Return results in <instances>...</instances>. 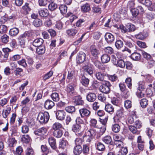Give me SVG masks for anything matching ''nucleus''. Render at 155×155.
Instances as JSON below:
<instances>
[{
	"label": "nucleus",
	"instance_id": "nucleus-1",
	"mask_svg": "<svg viewBox=\"0 0 155 155\" xmlns=\"http://www.w3.org/2000/svg\"><path fill=\"white\" fill-rule=\"evenodd\" d=\"M49 118L48 113L47 112H40L38 114L37 120L41 124L47 122Z\"/></svg>",
	"mask_w": 155,
	"mask_h": 155
},
{
	"label": "nucleus",
	"instance_id": "nucleus-2",
	"mask_svg": "<svg viewBox=\"0 0 155 155\" xmlns=\"http://www.w3.org/2000/svg\"><path fill=\"white\" fill-rule=\"evenodd\" d=\"M110 84L108 81H104L103 82L102 84L100 87V91L105 94H107L110 91Z\"/></svg>",
	"mask_w": 155,
	"mask_h": 155
},
{
	"label": "nucleus",
	"instance_id": "nucleus-3",
	"mask_svg": "<svg viewBox=\"0 0 155 155\" xmlns=\"http://www.w3.org/2000/svg\"><path fill=\"white\" fill-rule=\"evenodd\" d=\"M85 127L81 126L80 125L75 124H74L72 127V130L75 133H78L79 136H81L82 135L83 133L82 132L84 129Z\"/></svg>",
	"mask_w": 155,
	"mask_h": 155
},
{
	"label": "nucleus",
	"instance_id": "nucleus-4",
	"mask_svg": "<svg viewBox=\"0 0 155 155\" xmlns=\"http://www.w3.org/2000/svg\"><path fill=\"white\" fill-rule=\"evenodd\" d=\"M82 70L84 73L88 74L91 75L93 73V69L91 64H88L87 65L83 66L82 68Z\"/></svg>",
	"mask_w": 155,
	"mask_h": 155
},
{
	"label": "nucleus",
	"instance_id": "nucleus-5",
	"mask_svg": "<svg viewBox=\"0 0 155 155\" xmlns=\"http://www.w3.org/2000/svg\"><path fill=\"white\" fill-rule=\"evenodd\" d=\"M79 112L81 117H88L91 114V112L85 108L80 109Z\"/></svg>",
	"mask_w": 155,
	"mask_h": 155
},
{
	"label": "nucleus",
	"instance_id": "nucleus-6",
	"mask_svg": "<svg viewBox=\"0 0 155 155\" xmlns=\"http://www.w3.org/2000/svg\"><path fill=\"white\" fill-rule=\"evenodd\" d=\"M65 115L66 113L63 110H58L56 113V117L59 120H64Z\"/></svg>",
	"mask_w": 155,
	"mask_h": 155
},
{
	"label": "nucleus",
	"instance_id": "nucleus-7",
	"mask_svg": "<svg viewBox=\"0 0 155 155\" xmlns=\"http://www.w3.org/2000/svg\"><path fill=\"white\" fill-rule=\"evenodd\" d=\"M91 53L94 58L96 59L98 58L99 51L96 49L95 46L92 45L91 47Z\"/></svg>",
	"mask_w": 155,
	"mask_h": 155
},
{
	"label": "nucleus",
	"instance_id": "nucleus-8",
	"mask_svg": "<svg viewBox=\"0 0 155 155\" xmlns=\"http://www.w3.org/2000/svg\"><path fill=\"white\" fill-rule=\"evenodd\" d=\"M54 105V103L52 101L50 100H47L45 102L44 107L47 109H51Z\"/></svg>",
	"mask_w": 155,
	"mask_h": 155
},
{
	"label": "nucleus",
	"instance_id": "nucleus-9",
	"mask_svg": "<svg viewBox=\"0 0 155 155\" xmlns=\"http://www.w3.org/2000/svg\"><path fill=\"white\" fill-rule=\"evenodd\" d=\"M78 29L76 28L69 29L66 31V33L70 37H73L78 32Z\"/></svg>",
	"mask_w": 155,
	"mask_h": 155
},
{
	"label": "nucleus",
	"instance_id": "nucleus-10",
	"mask_svg": "<svg viewBox=\"0 0 155 155\" xmlns=\"http://www.w3.org/2000/svg\"><path fill=\"white\" fill-rule=\"evenodd\" d=\"M47 131V129L43 127L34 131V133L36 135H42L45 134Z\"/></svg>",
	"mask_w": 155,
	"mask_h": 155
},
{
	"label": "nucleus",
	"instance_id": "nucleus-11",
	"mask_svg": "<svg viewBox=\"0 0 155 155\" xmlns=\"http://www.w3.org/2000/svg\"><path fill=\"white\" fill-rule=\"evenodd\" d=\"M106 40L108 43H111L114 40V36L110 33H106L105 35Z\"/></svg>",
	"mask_w": 155,
	"mask_h": 155
},
{
	"label": "nucleus",
	"instance_id": "nucleus-12",
	"mask_svg": "<svg viewBox=\"0 0 155 155\" xmlns=\"http://www.w3.org/2000/svg\"><path fill=\"white\" fill-rule=\"evenodd\" d=\"M44 42L43 40L41 38H37L35 39L32 42V45L35 47L41 46Z\"/></svg>",
	"mask_w": 155,
	"mask_h": 155
},
{
	"label": "nucleus",
	"instance_id": "nucleus-13",
	"mask_svg": "<svg viewBox=\"0 0 155 155\" xmlns=\"http://www.w3.org/2000/svg\"><path fill=\"white\" fill-rule=\"evenodd\" d=\"M132 40L129 39V40H126L124 42H125V45L130 48H131L132 50H136L137 49L136 46L134 44L132 43Z\"/></svg>",
	"mask_w": 155,
	"mask_h": 155
},
{
	"label": "nucleus",
	"instance_id": "nucleus-14",
	"mask_svg": "<svg viewBox=\"0 0 155 155\" xmlns=\"http://www.w3.org/2000/svg\"><path fill=\"white\" fill-rule=\"evenodd\" d=\"M87 100L90 102H93L96 99V96L94 93H89L87 95Z\"/></svg>",
	"mask_w": 155,
	"mask_h": 155
},
{
	"label": "nucleus",
	"instance_id": "nucleus-15",
	"mask_svg": "<svg viewBox=\"0 0 155 155\" xmlns=\"http://www.w3.org/2000/svg\"><path fill=\"white\" fill-rule=\"evenodd\" d=\"M81 11L84 13L89 12L91 10L89 4L87 3L82 5L81 7Z\"/></svg>",
	"mask_w": 155,
	"mask_h": 155
},
{
	"label": "nucleus",
	"instance_id": "nucleus-16",
	"mask_svg": "<svg viewBox=\"0 0 155 155\" xmlns=\"http://www.w3.org/2000/svg\"><path fill=\"white\" fill-rule=\"evenodd\" d=\"M86 55L84 52H81L79 53L77 57V60L80 63H83L85 60Z\"/></svg>",
	"mask_w": 155,
	"mask_h": 155
},
{
	"label": "nucleus",
	"instance_id": "nucleus-17",
	"mask_svg": "<svg viewBox=\"0 0 155 155\" xmlns=\"http://www.w3.org/2000/svg\"><path fill=\"white\" fill-rule=\"evenodd\" d=\"M38 13L40 16L43 17H47L49 15L48 10L45 8L40 9L38 11Z\"/></svg>",
	"mask_w": 155,
	"mask_h": 155
},
{
	"label": "nucleus",
	"instance_id": "nucleus-18",
	"mask_svg": "<svg viewBox=\"0 0 155 155\" xmlns=\"http://www.w3.org/2000/svg\"><path fill=\"white\" fill-rule=\"evenodd\" d=\"M141 54L137 52H134L131 55V58L134 61H139L141 59Z\"/></svg>",
	"mask_w": 155,
	"mask_h": 155
},
{
	"label": "nucleus",
	"instance_id": "nucleus-19",
	"mask_svg": "<svg viewBox=\"0 0 155 155\" xmlns=\"http://www.w3.org/2000/svg\"><path fill=\"white\" fill-rule=\"evenodd\" d=\"M75 85L73 84H71L68 85L67 87V91L70 94H73L74 92Z\"/></svg>",
	"mask_w": 155,
	"mask_h": 155
},
{
	"label": "nucleus",
	"instance_id": "nucleus-20",
	"mask_svg": "<svg viewBox=\"0 0 155 155\" xmlns=\"http://www.w3.org/2000/svg\"><path fill=\"white\" fill-rule=\"evenodd\" d=\"M82 148L81 146H75L73 149V153L75 155H80L82 152Z\"/></svg>",
	"mask_w": 155,
	"mask_h": 155
},
{
	"label": "nucleus",
	"instance_id": "nucleus-21",
	"mask_svg": "<svg viewBox=\"0 0 155 155\" xmlns=\"http://www.w3.org/2000/svg\"><path fill=\"white\" fill-rule=\"evenodd\" d=\"M19 32V29L16 28L11 29L9 31V34L12 36H16Z\"/></svg>",
	"mask_w": 155,
	"mask_h": 155
},
{
	"label": "nucleus",
	"instance_id": "nucleus-22",
	"mask_svg": "<svg viewBox=\"0 0 155 155\" xmlns=\"http://www.w3.org/2000/svg\"><path fill=\"white\" fill-rule=\"evenodd\" d=\"M11 110V108L8 106L7 107L6 109L4 110L2 113V115L4 118H6L10 113Z\"/></svg>",
	"mask_w": 155,
	"mask_h": 155
},
{
	"label": "nucleus",
	"instance_id": "nucleus-23",
	"mask_svg": "<svg viewBox=\"0 0 155 155\" xmlns=\"http://www.w3.org/2000/svg\"><path fill=\"white\" fill-rule=\"evenodd\" d=\"M74 100V103L76 105H82L84 104L83 101L80 96L76 97Z\"/></svg>",
	"mask_w": 155,
	"mask_h": 155
},
{
	"label": "nucleus",
	"instance_id": "nucleus-24",
	"mask_svg": "<svg viewBox=\"0 0 155 155\" xmlns=\"http://www.w3.org/2000/svg\"><path fill=\"white\" fill-rule=\"evenodd\" d=\"M101 60L103 63H106L109 62L110 60V57L107 54H104L101 56Z\"/></svg>",
	"mask_w": 155,
	"mask_h": 155
},
{
	"label": "nucleus",
	"instance_id": "nucleus-25",
	"mask_svg": "<svg viewBox=\"0 0 155 155\" xmlns=\"http://www.w3.org/2000/svg\"><path fill=\"white\" fill-rule=\"evenodd\" d=\"M106 130V127L105 125H103L100 128L99 132H97V135L96 138L97 139L99 138L104 133Z\"/></svg>",
	"mask_w": 155,
	"mask_h": 155
},
{
	"label": "nucleus",
	"instance_id": "nucleus-26",
	"mask_svg": "<svg viewBox=\"0 0 155 155\" xmlns=\"http://www.w3.org/2000/svg\"><path fill=\"white\" fill-rule=\"evenodd\" d=\"M33 24L36 27H39L42 25V21L40 19L36 18L33 21Z\"/></svg>",
	"mask_w": 155,
	"mask_h": 155
},
{
	"label": "nucleus",
	"instance_id": "nucleus-27",
	"mask_svg": "<svg viewBox=\"0 0 155 155\" xmlns=\"http://www.w3.org/2000/svg\"><path fill=\"white\" fill-rule=\"evenodd\" d=\"M87 135H90L92 137V136L95 137L97 136V132L95 129H91L88 130L86 132Z\"/></svg>",
	"mask_w": 155,
	"mask_h": 155
},
{
	"label": "nucleus",
	"instance_id": "nucleus-28",
	"mask_svg": "<svg viewBox=\"0 0 155 155\" xmlns=\"http://www.w3.org/2000/svg\"><path fill=\"white\" fill-rule=\"evenodd\" d=\"M114 108L112 105L108 104L106 105L105 107V110L107 112H113L114 111Z\"/></svg>",
	"mask_w": 155,
	"mask_h": 155
},
{
	"label": "nucleus",
	"instance_id": "nucleus-29",
	"mask_svg": "<svg viewBox=\"0 0 155 155\" xmlns=\"http://www.w3.org/2000/svg\"><path fill=\"white\" fill-rule=\"evenodd\" d=\"M63 134V132L60 130H54L53 132L54 136L57 138L61 137Z\"/></svg>",
	"mask_w": 155,
	"mask_h": 155
},
{
	"label": "nucleus",
	"instance_id": "nucleus-30",
	"mask_svg": "<svg viewBox=\"0 0 155 155\" xmlns=\"http://www.w3.org/2000/svg\"><path fill=\"white\" fill-rule=\"evenodd\" d=\"M116 115L117 117L119 119H125L124 114V111L122 110H118L116 113Z\"/></svg>",
	"mask_w": 155,
	"mask_h": 155
},
{
	"label": "nucleus",
	"instance_id": "nucleus-31",
	"mask_svg": "<svg viewBox=\"0 0 155 155\" xmlns=\"http://www.w3.org/2000/svg\"><path fill=\"white\" fill-rule=\"evenodd\" d=\"M49 143L51 147L54 149L56 148V142L54 138L52 137H51L48 139Z\"/></svg>",
	"mask_w": 155,
	"mask_h": 155
},
{
	"label": "nucleus",
	"instance_id": "nucleus-32",
	"mask_svg": "<svg viewBox=\"0 0 155 155\" xmlns=\"http://www.w3.org/2000/svg\"><path fill=\"white\" fill-rule=\"evenodd\" d=\"M68 145V141L66 140L63 139L60 142L59 146L62 149H66Z\"/></svg>",
	"mask_w": 155,
	"mask_h": 155
},
{
	"label": "nucleus",
	"instance_id": "nucleus-33",
	"mask_svg": "<svg viewBox=\"0 0 155 155\" xmlns=\"http://www.w3.org/2000/svg\"><path fill=\"white\" fill-rule=\"evenodd\" d=\"M102 140L107 144H111L112 139L110 136H107L104 137L103 138Z\"/></svg>",
	"mask_w": 155,
	"mask_h": 155
},
{
	"label": "nucleus",
	"instance_id": "nucleus-34",
	"mask_svg": "<svg viewBox=\"0 0 155 155\" xmlns=\"http://www.w3.org/2000/svg\"><path fill=\"white\" fill-rule=\"evenodd\" d=\"M83 138L84 140L88 143H90L92 139V137L90 135H87L86 132H85V134L83 136Z\"/></svg>",
	"mask_w": 155,
	"mask_h": 155
},
{
	"label": "nucleus",
	"instance_id": "nucleus-35",
	"mask_svg": "<svg viewBox=\"0 0 155 155\" xmlns=\"http://www.w3.org/2000/svg\"><path fill=\"white\" fill-rule=\"evenodd\" d=\"M89 80L87 78H86L84 76H82L81 82L83 85L87 86L89 84Z\"/></svg>",
	"mask_w": 155,
	"mask_h": 155
},
{
	"label": "nucleus",
	"instance_id": "nucleus-36",
	"mask_svg": "<svg viewBox=\"0 0 155 155\" xmlns=\"http://www.w3.org/2000/svg\"><path fill=\"white\" fill-rule=\"evenodd\" d=\"M140 104L142 108H145L148 104V101L146 99H142L140 101Z\"/></svg>",
	"mask_w": 155,
	"mask_h": 155
},
{
	"label": "nucleus",
	"instance_id": "nucleus-37",
	"mask_svg": "<svg viewBox=\"0 0 155 155\" xmlns=\"http://www.w3.org/2000/svg\"><path fill=\"white\" fill-rule=\"evenodd\" d=\"M120 127L118 124H115L112 125V130L115 133H117L119 132L120 131Z\"/></svg>",
	"mask_w": 155,
	"mask_h": 155
},
{
	"label": "nucleus",
	"instance_id": "nucleus-38",
	"mask_svg": "<svg viewBox=\"0 0 155 155\" xmlns=\"http://www.w3.org/2000/svg\"><path fill=\"white\" fill-rule=\"evenodd\" d=\"M137 2L147 7L151 5V2L150 0H137Z\"/></svg>",
	"mask_w": 155,
	"mask_h": 155
},
{
	"label": "nucleus",
	"instance_id": "nucleus-39",
	"mask_svg": "<svg viewBox=\"0 0 155 155\" xmlns=\"http://www.w3.org/2000/svg\"><path fill=\"white\" fill-rule=\"evenodd\" d=\"M45 47L44 46H39L36 49V52L39 54H44L45 52Z\"/></svg>",
	"mask_w": 155,
	"mask_h": 155
},
{
	"label": "nucleus",
	"instance_id": "nucleus-40",
	"mask_svg": "<svg viewBox=\"0 0 155 155\" xmlns=\"http://www.w3.org/2000/svg\"><path fill=\"white\" fill-rule=\"evenodd\" d=\"M146 35L144 32H140L138 34L135 35V37L137 39L140 40L143 39L146 37Z\"/></svg>",
	"mask_w": 155,
	"mask_h": 155
},
{
	"label": "nucleus",
	"instance_id": "nucleus-41",
	"mask_svg": "<svg viewBox=\"0 0 155 155\" xmlns=\"http://www.w3.org/2000/svg\"><path fill=\"white\" fill-rule=\"evenodd\" d=\"M51 97L52 99L54 101H58L60 99L59 94L56 92H54L52 94Z\"/></svg>",
	"mask_w": 155,
	"mask_h": 155
},
{
	"label": "nucleus",
	"instance_id": "nucleus-42",
	"mask_svg": "<svg viewBox=\"0 0 155 155\" xmlns=\"http://www.w3.org/2000/svg\"><path fill=\"white\" fill-rule=\"evenodd\" d=\"M59 9L61 13L63 14H65L66 13L67 11V6L64 5H60Z\"/></svg>",
	"mask_w": 155,
	"mask_h": 155
},
{
	"label": "nucleus",
	"instance_id": "nucleus-43",
	"mask_svg": "<svg viewBox=\"0 0 155 155\" xmlns=\"http://www.w3.org/2000/svg\"><path fill=\"white\" fill-rule=\"evenodd\" d=\"M124 44L123 41L120 40H118L116 41L115 43L116 48L118 49H120L123 47Z\"/></svg>",
	"mask_w": 155,
	"mask_h": 155
},
{
	"label": "nucleus",
	"instance_id": "nucleus-44",
	"mask_svg": "<svg viewBox=\"0 0 155 155\" xmlns=\"http://www.w3.org/2000/svg\"><path fill=\"white\" fill-rule=\"evenodd\" d=\"M105 75L102 73L100 72L97 73L96 74V78L98 80L103 81L104 80Z\"/></svg>",
	"mask_w": 155,
	"mask_h": 155
},
{
	"label": "nucleus",
	"instance_id": "nucleus-45",
	"mask_svg": "<svg viewBox=\"0 0 155 155\" xmlns=\"http://www.w3.org/2000/svg\"><path fill=\"white\" fill-rule=\"evenodd\" d=\"M65 110L68 112L72 113L75 111V108L73 106H68L65 107Z\"/></svg>",
	"mask_w": 155,
	"mask_h": 155
},
{
	"label": "nucleus",
	"instance_id": "nucleus-46",
	"mask_svg": "<svg viewBox=\"0 0 155 155\" xmlns=\"http://www.w3.org/2000/svg\"><path fill=\"white\" fill-rule=\"evenodd\" d=\"M145 82L143 81H140L139 82L137 90L143 91L144 89Z\"/></svg>",
	"mask_w": 155,
	"mask_h": 155
},
{
	"label": "nucleus",
	"instance_id": "nucleus-47",
	"mask_svg": "<svg viewBox=\"0 0 155 155\" xmlns=\"http://www.w3.org/2000/svg\"><path fill=\"white\" fill-rule=\"evenodd\" d=\"M96 148L99 151H102L105 149L104 145L101 142H98L97 144Z\"/></svg>",
	"mask_w": 155,
	"mask_h": 155
},
{
	"label": "nucleus",
	"instance_id": "nucleus-48",
	"mask_svg": "<svg viewBox=\"0 0 155 155\" xmlns=\"http://www.w3.org/2000/svg\"><path fill=\"white\" fill-rule=\"evenodd\" d=\"M97 120L94 119H92L90 121V125L91 127L98 128L99 127L97 125Z\"/></svg>",
	"mask_w": 155,
	"mask_h": 155
},
{
	"label": "nucleus",
	"instance_id": "nucleus-49",
	"mask_svg": "<svg viewBox=\"0 0 155 155\" xmlns=\"http://www.w3.org/2000/svg\"><path fill=\"white\" fill-rule=\"evenodd\" d=\"M57 7V4L54 2L50 3L48 6V9L50 11H53L55 10Z\"/></svg>",
	"mask_w": 155,
	"mask_h": 155
},
{
	"label": "nucleus",
	"instance_id": "nucleus-50",
	"mask_svg": "<svg viewBox=\"0 0 155 155\" xmlns=\"http://www.w3.org/2000/svg\"><path fill=\"white\" fill-rule=\"evenodd\" d=\"M76 124L85 127L84 122L80 117H77L75 120Z\"/></svg>",
	"mask_w": 155,
	"mask_h": 155
},
{
	"label": "nucleus",
	"instance_id": "nucleus-51",
	"mask_svg": "<svg viewBox=\"0 0 155 155\" xmlns=\"http://www.w3.org/2000/svg\"><path fill=\"white\" fill-rule=\"evenodd\" d=\"M132 79L130 77L126 79L125 82L126 84L128 87L130 89L132 87Z\"/></svg>",
	"mask_w": 155,
	"mask_h": 155
},
{
	"label": "nucleus",
	"instance_id": "nucleus-52",
	"mask_svg": "<svg viewBox=\"0 0 155 155\" xmlns=\"http://www.w3.org/2000/svg\"><path fill=\"white\" fill-rule=\"evenodd\" d=\"M9 38V36L6 35H4L1 37L2 42L4 43H6L8 41Z\"/></svg>",
	"mask_w": 155,
	"mask_h": 155
},
{
	"label": "nucleus",
	"instance_id": "nucleus-53",
	"mask_svg": "<svg viewBox=\"0 0 155 155\" xmlns=\"http://www.w3.org/2000/svg\"><path fill=\"white\" fill-rule=\"evenodd\" d=\"M118 66L121 68H124L125 66V63L122 60H120L117 61Z\"/></svg>",
	"mask_w": 155,
	"mask_h": 155
},
{
	"label": "nucleus",
	"instance_id": "nucleus-54",
	"mask_svg": "<svg viewBox=\"0 0 155 155\" xmlns=\"http://www.w3.org/2000/svg\"><path fill=\"white\" fill-rule=\"evenodd\" d=\"M17 63L19 65L25 68L27 66L26 61L25 59H22L21 60L18 61Z\"/></svg>",
	"mask_w": 155,
	"mask_h": 155
},
{
	"label": "nucleus",
	"instance_id": "nucleus-55",
	"mask_svg": "<svg viewBox=\"0 0 155 155\" xmlns=\"http://www.w3.org/2000/svg\"><path fill=\"white\" fill-rule=\"evenodd\" d=\"M9 146L13 147L16 143V141L14 138H10L8 140Z\"/></svg>",
	"mask_w": 155,
	"mask_h": 155
},
{
	"label": "nucleus",
	"instance_id": "nucleus-56",
	"mask_svg": "<svg viewBox=\"0 0 155 155\" xmlns=\"http://www.w3.org/2000/svg\"><path fill=\"white\" fill-rule=\"evenodd\" d=\"M129 129L130 131L133 134H137L138 133L137 128L134 126H130L129 127Z\"/></svg>",
	"mask_w": 155,
	"mask_h": 155
},
{
	"label": "nucleus",
	"instance_id": "nucleus-57",
	"mask_svg": "<svg viewBox=\"0 0 155 155\" xmlns=\"http://www.w3.org/2000/svg\"><path fill=\"white\" fill-rule=\"evenodd\" d=\"M22 72L23 69L19 68H16L14 71V73L16 76L20 75L21 73Z\"/></svg>",
	"mask_w": 155,
	"mask_h": 155
},
{
	"label": "nucleus",
	"instance_id": "nucleus-58",
	"mask_svg": "<svg viewBox=\"0 0 155 155\" xmlns=\"http://www.w3.org/2000/svg\"><path fill=\"white\" fill-rule=\"evenodd\" d=\"M124 107L127 109L130 108L132 106L131 101L129 100H127L125 101Z\"/></svg>",
	"mask_w": 155,
	"mask_h": 155
},
{
	"label": "nucleus",
	"instance_id": "nucleus-59",
	"mask_svg": "<svg viewBox=\"0 0 155 155\" xmlns=\"http://www.w3.org/2000/svg\"><path fill=\"white\" fill-rule=\"evenodd\" d=\"M61 127V124L59 123H54L52 126V128L54 130H58Z\"/></svg>",
	"mask_w": 155,
	"mask_h": 155
},
{
	"label": "nucleus",
	"instance_id": "nucleus-60",
	"mask_svg": "<svg viewBox=\"0 0 155 155\" xmlns=\"http://www.w3.org/2000/svg\"><path fill=\"white\" fill-rule=\"evenodd\" d=\"M7 30V28L6 26L4 25H0V33L1 34L5 33Z\"/></svg>",
	"mask_w": 155,
	"mask_h": 155
},
{
	"label": "nucleus",
	"instance_id": "nucleus-61",
	"mask_svg": "<svg viewBox=\"0 0 155 155\" xmlns=\"http://www.w3.org/2000/svg\"><path fill=\"white\" fill-rule=\"evenodd\" d=\"M45 26L48 27H51L52 25V20L50 19H48L46 20L44 23Z\"/></svg>",
	"mask_w": 155,
	"mask_h": 155
},
{
	"label": "nucleus",
	"instance_id": "nucleus-62",
	"mask_svg": "<svg viewBox=\"0 0 155 155\" xmlns=\"http://www.w3.org/2000/svg\"><path fill=\"white\" fill-rule=\"evenodd\" d=\"M21 58V56L19 54H16L10 58V60L12 61H18Z\"/></svg>",
	"mask_w": 155,
	"mask_h": 155
},
{
	"label": "nucleus",
	"instance_id": "nucleus-63",
	"mask_svg": "<svg viewBox=\"0 0 155 155\" xmlns=\"http://www.w3.org/2000/svg\"><path fill=\"white\" fill-rule=\"evenodd\" d=\"M104 51L107 53L111 54L113 53L114 50L113 48L110 47H107L104 49Z\"/></svg>",
	"mask_w": 155,
	"mask_h": 155
},
{
	"label": "nucleus",
	"instance_id": "nucleus-64",
	"mask_svg": "<svg viewBox=\"0 0 155 155\" xmlns=\"http://www.w3.org/2000/svg\"><path fill=\"white\" fill-rule=\"evenodd\" d=\"M23 9L28 13L31 10V9L29 6V4L26 3L25 5L22 7Z\"/></svg>",
	"mask_w": 155,
	"mask_h": 155
}]
</instances>
